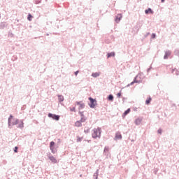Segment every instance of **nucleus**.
<instances>
[{"instance_id":"obj_33","label":"nucleus","mask_w":179,"mask_h":179,"mask_svg":"<svg viewBox=\"0 0 179 179\" xmlns=\"http://www.w3.org/2000/svg\"><path fill=\"white\" fill-rule=\"evenodd\" d=\"M151 38H156V34H152Z\"/></svg>"},{"instance_id":"obj_40","label":"nucleus","mask_w":179,"mask_h":179,"mask_svg":"<svg viewBox=\"0 0 179 179\" xmlns=\"http://www.w3.org/2000/svg\"><path fill=\"white\" fill-rule=\"evenodd\" d=\"M57 143H61V139L59 138L57 139Z\"/></svg>"},{"instance_id":"obj_32","label":"nucleus","mask_w":179,"mask_h":179,"mask_svg":"<svg viewBox=\"0 0 179 179\" xmlns=\"http://www.w3.org/2000/svg\"><path fill=\"white\" fill-rule=\"evenodd\" d=\"M70 111L75 113V112L76 111V108H75V107L70 108Z\"/></svg>"},{"instance_id":"obj_8","label":"nucleus","mask_w":179,"mask_h":179,"mask_svg":"<svg viewBox=\"0 0 179 179\" xmlns=\"http://www.w3.org/2000/svg\"><path fill=\"white\" fill-rule=\"evenodd\" d=\"M12 118H13V115H10L8 119V127L12 128Z\"/></svg>"},{"instance_id":"obj_14","label":"nucleus","mask_w":179,"mask_h":179,"mask_svg":"<svg viewBox=\"0 0 179 179\" xmlns=\"http://www.w3.org/2000/svg\"><path fill=\"white\" fill-rule=\"evenodd\" d=\"M94 179H98L99 178V169L96 171V172L93 175Z\"/></svg>"},{"instance_id":"obj_22","label":"nucleus","mask_w":179,"mask_h":179,"mask_svg":"<svg viewBox=\"0 0 179 179\" xmlns=\"http://www.w3.org/2000/svg\"><path fill=\"white\" fill-rule=\"evenodd\" d=\"M27 19L29 22H31V19H33V15H31V14H29L27 16Z\"/></svg>"},{"instance_id":"obj_46","label":"nucleus","mask_w":179,"mask_h":179,"mask_svg":"<svg viewBox=\"0 0 179 179\" xmlns=\"http://www.w3.org/2000/svg\"><path fill=\"white\" fill-rule=\"evenodd\" d=\"M131 142H134V140H131Z\"/></svg>"},{"instance_id":"obj_37","label":"nucleus","mask_w":179,"mask_h":179,"mask_svg":"<svg viewBox=\"0 0 179 179\" xmlns=\"http://www.w3.org/2000/svg\"><path fill=\"white\" fill-rule=\"evenodd\" d=\"M117 96L118 98L121 97V92H118Z\"/></svg>"},{"instance_id":"obj_18","label":"nucleus","mask_w":179,"mask_h":179,"mask_svg":"<svg viewBox=\"0 0 179 179\" xmlns=\"http://www.w3.org/2000/svg\"><path fill=\"white\" fill-rule=\"evenodd\" d=\"M75 126L78 127H82V122L80 120L76 121L75 123Z\"/></svg>"},{"instance_id":"obj_9","label":"nucleus","mask_w":179,"mask_h":179,"mask_svg":"<svg viewBox=\"0 0 179 179\" xmlns=\"http://www.w3.org/2000/svg\"><path fill=\"white\" fill-rule=\"evenodd\" d=\"M136 78H138V76H136V77L134 78L133 82H131L130 84L127 85V87H129V86H132V85H134V83H141V81L137 80H136Z\"/></svg>"},{"instance_id":"obj_23","label":"nucleus","mask_w":179,"mask_h":179,"mask_svg":"<svg viewBox=\"0 0 179 179\" xmlns=\"http://www.w3.org/2000/svg\"><path fill=\"white\" fill-rule=\"evenodd\" d=\"M50 149L52 153H53V154L57 153V149H55L54 147H52V148H50Z\"/></svg>"},{"instance_id":"obj_4","label":"nucleus","mask_w":179,"mask_h":179,"mask_svg":"<svg viewBox=\"0 0 179 179\" xmlns=\"http://www.w3.org/2000/svg\"><path fill=\"white\" fill-rule=\"evenodd\" d=\"M48 117L49 118H52L55 121H59V118H61V116H59V115H55L51 113H49L48 114Z\"/></svg>"},{"instance_id":"obj_38","label":"nucleus","mask_w":179,"mask_h":179,"mask_svg":"<svg viewBox=\"0 0 179 179\" xmlns=\"http://www.w3.org/2000/svg\"><path fill=\"white\" fill-rule=\"evenodd\" d=\"M6 163H8V162L6 160H3V164H6Z\"/></svg>"},{"instance_id":"obj_30","label":"nucleus","mask_w":179,"mask_h":179,"mask_svg":"<svg viewBox=\"0 0 179 179\" xmlns=\"http://www.w3.org/2000/svg\"><path fill=\"white\" fill-rule=\"evenodd\" d=\"M3 27H5V23L3 22L0 23V29H3Z\"/></svg>"},{"instance_id":"obj_21","label":"nucleus","mask_w":179,"mask_h":179,"mask_svg":"<svg viewBox=\"0 0 179 179\" xmlns=\"http://www.w3.org/2000/svg\"><path fill=\"white\" fill-rule=\"evenodd\" d=\"M151 101H152V98L150 97L149 99H146L145 104L149 105L150 104Z\"/></svg>"},{"instance_id":"obj_29","label":"nucleus","mask_w":179,"mask_h":179,"mask_svg":"<svg viewBox=\"0 0 179 179\" xmlns=\"http://www.w3.org/2000/svg\"><path fill=\"white\" fill-rule=\"evenodd\" d=\"M80 121L81 122H85L86 121V117H81L80 120Z\"/></svg>"},{"instance_id":"obj_44","label":"nucleus","mask_w":179,"mask_h":179,"mask_svg":"<svg viewBox=\"0 0 179 179\" xmlns=\"http://www.w3.org/2000/svg\"><path fill=\"white\" fill-rule=\"evenodd\" d=\"M124 100H127V99H125V98H123V101H124Z\"/></svg>"},{"instance_id":"obj_35","label":"nucleus","mask_w":179,"mask_h":179,"mask_svg":"<svg viewBox=\"0 0 179 179\" xmlns=\"http://www.w3.org/2000/svg\"><path fill=\"white\" fill-rule=\"evenodd\" d=\"M162 129H159L157 130V133H158V134H160V135H162Z\"/></svg>"},{"instance_id":"obj_16","label":"nucleus","mask_w":179,"mask_h":179,"mask_svg":"<svg viewBox=\"0 0 179 179\" xmlns=\"http://www.w3.org/2000/svg\"><path fill=\"white\" fill-rule=\"evenodd\" d=\"M91 76H92V78H99V76H100V73L99 72L92 73Z\"/></svg>"},{"instance_id":"obj_13","label":"nucleus","mask_w":179,"mask_h":179,"mask_svg":"<svg viewBox=\"0 0 179 179\" xmlns=\"http://www.w3.org/2000/svg\"><path fill=\"white\" fill-rule=\"evenodd\" d=\"M107 99L108 101H114V96L113 94H109Z\"/></svg>"},{"instance_id":"obj_15","label":"nucleus","mask_w":179,"mask_h":179,"mask_svg":"<svg viewBox=\"0 0 179 179\" xmlns=\"http://www.w3.org/2000/svg\"><path fill=\"white\" fill-rule=\"evenodd\" d=\"M145 15H149V13H153V10L152 8H148L147 10H145Z\"/></svg>"},{"instance_id":"obj_34","label":"nucleus","mask_w":179,"mask_h":179,"mask_svg":"<svg viewBox=\"0 0 179 179\" xmlns=\"http://www.w3.org/2000/svg\"><path fill=\"white\" fill-rule=\"evenodd\" d=\"M17 149H19V148L15 147V148H14V152L15 153H17Z\"/></svg>"},{"instance_id":"obj_11","label":"nucleus","mask_w":179,"mask_h":179,"mask_svg":"<svg viewBox=\"0 0 179 179\" xmlns=\"http://www.w3.org/2000/svg\"><path fill=\"white\" fill-rule=\"evenodd\" d=\"M57 97H58L59 103H62V101H64V96H62V95H57Z\"/></svg>"},{"instance_id":"obj_10","label":"nucleus","mask_w":179,"mask_h":179,"mask_svg":"<svg viewBox=\"0 0 179 179\" xmlns=\"http://www.w3.org/2000/svg\"><path fill=\"white\" fill-rule=\"evenodd\" d=\"M122 18V15L121 14H117L115 20L116 23H120Z\"/></svg>"},{"instance_id":"obj_25","label":"nucleus","mask_w":179,"mask_h":179,"mask_svg":"<svg viewBox=\"0 0 179 179\" xmlns=\"http://www.w3.org/2000/svg\"><path fill=\"white\" fill-rule=\"evenodd\" d=\"M78 114L80 115L81 118H83L85 117V114H83V112H82V111H79Z\"/></svg>"},{"instance_id":"obj_2","label":"nucleus","mask_w":179,"mask_h":179,"mask_svg":"<svg viewBox=\"0 0 179 179\" xmlns=\"http://www.w3.org/2000/svg\"><path fill=\"white\" fill-rule=\"evenodd\" d=\"M101 129L100 128L94 129L93 133H92V138H94V139H96V138H100L101 135Z\"/></svg>"},{"instance_id":"obj_31","label":"nucleus","mask_w":179,"mask_h":179,"mask_svg":"<svg viewBox=\"0 0 179 179\" xmlns=\"http://www.w3.org/2000/svg\"><path fill=\"white\" fill-rule=\"evenodd\" d=\"M85 134H89L90 132V129H86L84 130Z\"/></svg>"},{"instance_id":"obj_7","label":"nucleus","mask_w":179,"mask_h":179,"mask_svg":"<svg viewBox=\"0 0 179 179\" xmlns=\"http://www.w3.org/2000/svg\"><path fill=\"white\" fill-rule=\"evenodd\" d=\"M170 55H171V51L168 50L166 51H165V55L164 56V59H168L169 57H170Z\"/></svg>"},{"instance_id":"obj_45","label":"nucleus","mask_w":179,"mask_h":179,"mask_svg":"<svg viewBox=\"0 0 179 179\" xmlns=\"http://www.w3.org/2000/svg\"><path fill=\"white\" fill-rule=\"evenodd\" d=\"M150 69H152V66L149 68Z\"/></svg>"},{"instance_id":"obj_28","label":"nucleus","mask_w":179,"mask_h":179,"mask_svg":"<svg viewBox=\"0 0 179 179\" xmlns=\"http://www.w3.org/2000/svg\"><path fill=\"white\" fill-rule=\"evenodd\" d=\"M34 3L36 5H38V3H41V0L37 1V0H34Z\"/></svg>"},{"instance_id":"obj_36","label":"nucleus","mask_w":179,"mask_h":179,"mask_svg":"<svg viewBox=\"0 0 179 179\" xmlns=\"http://www.w3.org/2000/svg\"><path fill=\"white\" fill-rule=\"evenodd\" d=\"M150 34V32H148L145 36V38H146V37H148V36H149Z\"/></svg>"},{"instance_id":"obj_42","label":"nucleus","mask_w":179,"mask_h":179,"mask_svg":"<svg viewBox=\"0 0 179 179\" xmlns=\"http://www.w3.org/2000/svg\"><path fill=\"white\" fill-rule=\"evenodd\" d=\"M147 72H148V73H149V72H150V69L148 68V69H147Z\"/></svg>"},{"instance_id":"obj_43","label":"nucleus","mask_w":179,"mask_h":179,"mask_svg":"<svg viewBox=\"0 0 179 179\" xmlns=\"http://www.w3.org/2000/svg\"><path fill=\"white\" fill-rule=\"evenodd\" d=\"M165 1H166V0H161V2H162V3H164V2H165Z\"/></svg>"},{"instance_id":"obj_5","label":"nucleus","mask_w":179,"mask_h":179,"mask_svg":"<svg viewBox=\"0 0 179 179\" xmlns=\"http://www.w3.org/2000/svg\"><path fill=\"white\" fill-rule=\"evenodd\" d=\"M48 159H50V161L52 162V163H53L54 164L57 163V159L55 157H54V156H52V155L49 154L48 156Z\"/></svg>"},{"instance_id":"obj_47","label":"nucleus","mask_w":179,"mask_h":179,"mask_svg":"<svg viewBox=\"0 0 179 179\" xmlns=\"http://www.w3.org/2000/svg\"><path fill=\"white\" fill-rule=\"evenodd\" d=\"M37 1H40V0H37Z\"/></svg>"},{"instance_id":"obj_41","label":"nucleus","mask_w":179,"mask_h":179,"mask_svg":"<svg viewBox=\"0 0 179 179\" xmlns=\"http://www.w3.org/2000/svg\"><path fill=\"white\" fill-rule=\"evenodd\" d=\"M171 107H176V103H172Z\"/></svg>"},{"instance_id":"obj_19","label":"nucleus","mask_w":179,"mask_h":179,"mask_svg":"<svg viewBox=\"0 0 179 179\" xmlns=\"http://www.w3.org/2000/svg\"><path fill=\"white\" fill-rule=\"evenodd\" d=\"M115 138L116 139H122V135H121L120 133H116Z\"/></svg>"},{"instance_id":"obj_20","label":"nucleus","mask_w":179,"mask_h":179,"mask_svg":"<svg viewBox=\"0 0 179 179\" xmlns=\"http://www.w3.org/2000/svg\"><path fill=\"white\" fill-rule=\"evenodd\" d=\"M129 113H131V109L128 108L127 110H126L124 113L123 115H128V114H129Z\"/></svg>"},{"instance_id":"obj_17","label":"nucleus","mask_w":179,"mask_h":179,"mask_svg":"<svg viewBox=\"0 0 179 179\" xmlns=\"http://www.w3.org/2000/svg\"><path fill=\"white\" fill-rule=\"evenodd\" d=\"M141 122H142V119L141 118L136 119L135 120L136 125H141Z\"/></svg>"},{"instance_id":"obj_26","label":"nucleus","mask_w":179,"mask_h":179,"mask_svg":"<svg viewBox=\"0 0 179 179\" xmlns=\"http://www.w3.org/2000/svg\"><path fill=\"white\" fill-rule=\"evenodd\" d=\"M110 150V148L107 146L104 148L103 153H106V152H108Z\"/></svg>"},{"instance_id":"obj_6","label":"nucleus","mask_w":179,"mask_h":179,"mask_svg":"<svg viewBox=\"0 0 179 179\" xmlns=\"http://www.w3.org/2000/svg\"><path fill=\"white\" fill-rule=\"evenodd\" d=\"M76 104H77V106H79L78 109L83 110V108H85V103H83V102L82 101H76Z\"/></svg>"},{"instance_id":"obj_24","label":"nucleus","mask_w":179,"mask_h":179,"mask_svg":"<svg viewBox=\"0 0 179 179\" xmlns=\"http://www.w3.org/2000/svg\"><path fill=\"white\" fill-rule=\"evenodd\" d=\"M55 145V143L54 141H51L50 143V149L52 148H54Z\"/></svg>"},{"instance_id":"obj_39","label":"nucleus","mask_w":179,"mask_h":179,"mask_svg":"<svg viewBox=\"0 0 179 179\" xmlns=\"http://www.w3.org/2000/svg\"><path fill=\"white\" fill-rule=\"evenodd\" d=\"M76 76L79 73V71H76L75 73Z\"/></svg>"},{"instance_id":"obj_27","label":"nucleus","mask_w":179,"mask_h":179,"mask_svg":"<svg viewBox=\"0 0 179 179\" xmlns=\"http://www.w3.org/2000/svg\"><path fill=\"white\" fill-rule=\"evenodd\" d=\"M83 137L77 136V142H82Z\"/></svg>"},{"instance_id":"obj_12","label":"nucleus","mask_w":179,"mask_h":179,"mask_svg":"<svg viewBox=\"0 0 179 179\" xmlns=\"http://www.w3.org/2000/svg\"><path fill=\"white\" fill-rule=\"evenodd\" d=\"M111 57H115V52H111L107 54V58H111Z\"/></svg>"},{"instance_id":"obj_3","label":"nucleus","mask_w":179,"mask_h":179,"mask_svg":"<svg viewBox=\"0 0 179 179\" xmlns=\"http://www.w3.org/2000/svg\"><path fill=\"white\" fill-rule=\"evenodd\" d=\"M88 100H90V103L88 104L90 108H94V107H96V103H97V101L92 97H89Z\"/></svg>"},{"instance_id":"obj_1","label":"nucleus","mask_w":179,"mask_h":179,"mask_svg":"<svg viewBox=\"0 0 179 179\" xmlns=\"http://www.w3.org/2000/svg\"><path fill=\"white\" fill-rule=\"evenodd\" d=\"M19 122H20V124H19ZM17 124H19L17 125ZM14 125H17V128H20V129L24 128V123L22 120L13 119V122H11V127H13Z\"/></svg>"}]
</instances>
